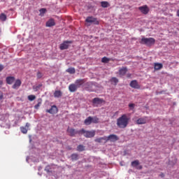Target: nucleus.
I'll list each match as a JSON object with an SVG mask.
<instances>
[{"mask_svg":"<svg viewBox=\"0 0 179 179\" xmlns=\"http://www.w3.org/2000/svg\"><path fill=\"white\" fill-rule=\"evenodd\" d=\"M20 86H22V80L17 79L15 80L14 85L12 86V88L15 90H17V89H19Z\"/></svg>","mask_w":179,"mask_h":179,"instance_id":"nucleus-14","label":"nucleus"},{"mask_svg":"<svg viewBox=\"0 0 179 179\" xmlns=\"http://www.w3.org/2000/svg\"><path fill=\"white\" fill-rule=\"evenodd\" d=\"M163 68V64L160 63H155L154 64V69L155 71H159V69H162Z\"/></svg>","mask_w":179,"mask_h":179,"instance_id":"nucleus-21","label":"nucleus"},{"mask_svg":"<svg viewBox=\"0 0 179 179\" xmlns=\"http://www.w3.org/2000/svg\"><path fill=\"white\" fill-rule=\"evenodd\" d=\"M36 76L38 79H41V78H43V73L41 72H38Z\"/></svg>","mask_w":179,"mask_h":179,"instance_id":"nucleus-36","label":"nucleus"},{"mask_svg":"<svg viewBox=\"0 0 179 179\" xmlns=\"http://www.w3.org/2000/svg\"><path fill=\"white\" fill-rule=\"evenodd\" d=\"M39 12H40V15L41 16V15H44V13L47 12V10L45 8H41L39 10Z\"/></svg>","mask_w":179,"mask_h":179,"instance_id":"nucleus-35","label":"nucleus"},{"mask_svg":"<svg viewBox=\"0 0 179 179\" xmlns=\"http://www.w3.org/2000/svg\"><path fill=\"white\" fill-rule=\"evenodd\" d=\"M110 82H111V83H114L115 85H117V83H118V78H117L115 77H113L110 79Z\"/></svg>","mask_w":179,"mask_h":179,"instance_id":"nucleus-29","label":"nucleus"},{"mask_svg":"<svg viewBox=\"0 0 179 179\" xmlns=\"http://www.w3.org/2000/svg\"><path fill=\"white\" fill-rule=\"evenodd\" d=\"M67 132L69 134L70 136H75V135H80V130H76L75 129H67Z\"/></svg>","mask_w":179,"mask_h":179,"instance_id":"nucleus-7","label":"nucleus"},{"mask_svg":"<svg viewBox=\"0 0 179 179\" xmlns=\"http://www.w3.org/2000/svg\"><path fill=\"white\" fill-rule=\"evenodd\" d=\"M99 117L90 116L84 120L85 125H90L91 124H99Z\"/></svg>","mask_w":179,"mask_h":179,"instance_id":"nucleus-3","label":"nucleus"},{"mask_svg":"<svg viewBox=\"0 0 179 179\" xmlns=\"http://www.w3.org/2000/svg\"><path fill=\"white\" fill-rule=\"evenodd\" d=\"M120 138L117 137L115 134H110L108 137H106V142H108L110 141V142H117Z\"/></svg>","mask_w":179,"mask_h":179,"instance_id":"nucleus-9","label":"nucleus"},{"mask_svg":"<svg viewBox=\"0 0 179 179\" xmlns=\"http://www.w3.org/2000/svg\"><path fill=\"white\" fill-rule=\"evenodd\" d=\"M6 19H7V16H6V15L5 13H1L0 15V20L1 22H6Z\"/></svg>","mask_w":179,"mask_h":179,"instance_id":"nucleus-24","label":"nucleus"},{"mask_svg":"<svg viewBox=\"0 0 179 179\" xmlns=\"http://www.w3.org/2000/svg\"><path fill=\"white\" fill-rule=\"evenodd\" d=\"M41 86H43V85H38L36 87H34V90H35V92H37V90H38V89H40V87H41Z\"/></svg>","mask_w":179,"mask_h":179,"instance_id":"nucleus-37","label":"nucleus"},{"mask_svg":"<svg viewBox=\"0 0 179 179\" xmlns=\"http://www.w3.org/2000/svg\"><path fill=\"white\" fill-rule=\"evenodd\" d=\"M20 131L22 134H27V129H26L24 127H21Z\"/></svg>","mask_w":179,"mask_h":179,"instance_id":"nucleus-34","label":"nucleus"},{"mask_svg":"<svg viewBox=\"0 0 179 179\" xmlns=\"http://www.w3.org/2000/svg\"><path fill=\"white\" fill-rule=\"evenodd\" d=\"M72 160H78L79 159V155L78 154H73L71 155Z\"/></svg>","mask_w":179,"mask_h":179,"instance_id":"nucleus-32","label":"nucleus"},{"mask_svg":"<svg viewBox=\"0 0 179 179\" xmlns=\"http://www.w3.org/2000/svg\"><path fill=\"white\" fill-rule=\"evenodd\" d=\"M67 149L69 150H72V148H71V147H67Z\"/></svg>","mask_w":179,"mask_h":179,"instance_id":"nucleus-45","label":"nucleus"},{"mask_svg":"<svg viewBox=\"0 0 179 179\" xmlns=\"http://www.w3.org/2000/svg\"><path fill=\"white\" fill-rule=\"evenodd\" d=\"M66 72H68L69 73H71L72 75V74L75 73L76 72V71L75 70V68L71 67L66 70Z\"/></svg>","mask_w":179,"mask_h":179,"instance_id":"nucleus-26","label":"nucleus"},{"mask_svg":"<svg viewBox=\"0 0 179 179\" xmlns=\"http://www.w3.org/2000/svg\"><path fill=\"white\" fill-rule=\"evenodd\" d=\"M77 150H78V152H83V150H85V146L83 145H79L77 147Z\"/></svg>","mask_w":179,"mask_h":179,"instance_id":"nucleus-28","label":"nucleus"},{"mask_svg":"<svg viewBox=\"0 0 179 179\" xmlns=\"http://www.w3.org/2000/svg\"><path fill=\"white\" fill-rule=\"evenodd\" d=\"M42 101L43 100L41 99H38V103L34 106V108H36V110H38V108L40 107V106H41Z\"/></svg>","mask_w":179,"mask_h":179,"instance_id":"nucleus-27","label":"nucleus"},{"mask_svg":"<svg viewBox=\"0 0 179 179\" xmlns=\"http://www.w3.org/2000/svg\"><path fill=\"white\" fill-rule=\"evenodd\" d=\"M160 177H162V178L164 177V175L163 173H161L160 175Z\"/></svg>","mask_w":179,"mask_h":179,"instance_id":"nucleus-43","label":"nucleus"},{"mask_svg":"<svg viewBox=\"0 0 179 179\" xmlns=\"http://www.w3.org/2000/svg\"><path fill=\"white\" fill-rule=\"evenodd\" d=\"M29 127H30V123H26V127L29 128Z\"/></svg>","mask_w":179,"mask_h":179,"instance_id":"nucleus-41","label":"nucleus"},{"mask_svg":"<svg viewBox=\"0 0 179 179\" xmlns=\"http://www.w3.org/2000/svg\"><path fill=\"white\" fill-rule=\"evenodd\" d=\"M101 62H103V64H107L108 62H110V59L104 57L101 59Z\"/></svg>","mask_w":179,"mask_h":179,"instance_id":"nucleus-30","label":"nucleus"},{"mask_svg":"<svg viewBox=\"0 0 179 179\" xmlns=\"http://www.w3.org/2000/svg\"><path fill=\"white\" fill-rule=\"evenodd\" d=\"M78 89H79V88L78 87V85L76 84H71L69 86V92H71V93L76 92V90H78Z\"/></svg>","mask_w":179,"mask_h":179,"instance_id":"nucleus-17","label":"nucleus"},{"mask_svg":"<svg viewBox=\"0 0 179 179\" xmlns=\"http://www.w3.org/2000/svg\"><path fill=\"white\" fill-rule=\"evenodd\" d=\"M87 23H93V24H99V20L97 18H94L93 17H87L85 20Z\"/></svg>","mask_w":179,"mask_h":179,"instance_id":"nucleus-8","label":"nucleus"},{"mask_svg":"<svg viewBox=\"0 0 179 179\" xmlns=\"http://www.w3.org/2000/svg\"><path fill=\"white\" fill-rule=\"evenodd\" d=\"M1 29H0V33H1Z\"/></svg>","mask_w":179,"mask_h":179,"instance_id":"nucleus-47","label":"nucleus"},{"mask_svg":"<svg viewBox=\"0 0 179 179\" xmlns=\"http://www.w3.org/2000/svg\"><path fill=\"white\" fill-rule=\"evenodd\" d=\"M3 65L0 64V72H2V71H3Z\"/></svg>","mask_w":179,"mask_h":179,"instance_id":"nucleus-39","label":"nucleus"},{"mask_svg":"<svg viewBox=\"0 0 179 179\" xmlns=\"http://www.w3.org/2000/svg\"><path fill=\"white\" fill-rule=\"evenodd\" d=\"M101 6H102V8H108V6H110V3H108V1H101Z\"/></svg>","mask_w":179,"mask_h":179,"instance_id":"nucleus-25","label":"nucleus"},{"mask_svg":"<svg viewBox=\"0 0 179 179\" xmlns=\"http://www.w3.org/2000/svg\"><path fill=\"white\" fill-rule=\"evenodd\" d=\"M84 87L85 89V90H87V92H93V83L92 82H88V83H86L85 85H84Z\"/></svg>","mask_w":179,"mask_h":179,"instance_id":"nucleus-11","label":"nucleus"},{"mask_svg":"<svg viewBox=\"0 0 179 179\" xmlns=\"http://www.w3.org/2000/svg\"><path fill=\"white\" fill-rule=\"evenodd\" d=\"M72 43H73L72 41H64L62 44H60V50H68V48H69L70 44H72Z\"/></svg>","mask_w":179,"mask_h":179,"instance_id":"nucleus-5","label":"nucleus"},{"mask_svg":"<svg viewBox=\"0 0 179 179\" xmlns=\"http://www.w3.org/2000/svg\"><path fill=\"white\" fill-rule=\"evenodd\" d=\"M3 85V81L0 80V86H2Z\"/></svg>","mask_w":179,"mask_h":179,"instance_id":"nucleus-42","label":"nucleus"},{"mask_svg":"<svg viewBox=\"0 0 179 179\" xmlns=\"http://www.w3.org/2000/svg\"><path fill=\"white\" fill-rule=\"evenodd\" d=\"M129 107L130 108H135V104L134 103H129Z\"/></svg>","mask_w":179,"mask_h":179,"instance_id":"nucleus-38","label":"nucleus"},{"mask_svg":"<svg viewBox=\"0 0 179 179\" xmlns=\"http://www.w3.org/2000/svg\"><path fill=\"white\" fill-rule=\"evenodd\" d=\"M93 104H103V103H105L104 99H100V98H94L92 99Z\"/></svg>","mask_w":179,"mask_h":179,"instance_id":"nucleus-16","label":"nucleus"},{"mask_svg":"<svg viewBox=\"0 0 179 179\" xmlns=\"http://www.w3.org/2000/svg\"><path fill=\"white\" fill-rule=\"evenodd\" d=\"M131 166L133 167H136V166H139V161L138 160H135L131 162Z\"/></svg>","mask_w":179,"mask_h":179,"instance_id":"nucleus-31","label":"nucleus"},{"mask_svg":"<svg viewBox=\"0 0 179 179\" xmlns=\"http://www.w3.org/2000/svg\"><path fill=\"white\" fill-rule=\"evenodd\" d=\"M103 141H104V143H107L106 137H101L95 139V142L98 143H102Z\"/></svg>","mask_w":179,"mask_h":179,"instance_id":"nucleus-22","label":"nucleus"},{"mask_svg":"<svg viewBox=\"0 0 179 179\" xmlns=\"http://www.w3.org/2000/svg\"><path fill=\"white\" fill-rule=\"evenodd\" d=\"M80 135H84L85 138H93L96 135V131H86L85 129H80Z\"/></svg>","mask_w":179,"mask_h":179,"instance_id":"nucleus-4","label":"nucleus"},{"mask_svg":"<svg viewBox=\"0 0 179 179\" xmlns=\"http://www.w3.org/2000/svg\"><path fill=\"white\" fill-rule=\"evenodd\" d=\"M140 169H142V166H140Z\"/></svg>","mask_w":179,"mask_h":179,"instance_id":"nucleus-46","label":"nucleus"},{"mask_svg":"<svg viewBox=\"0 0 179 179\" xmlns=\"http://www.w3.org/2000/svg\"><path fill=\"white\" fill-rule=\"evenodd\" d=\"M156 43V40L153 38H142L140 44H144L147 47H152Z\"/></svg>","mask_w":179,"mask_h":179,"instance_id":"nucleus-2","label":"nucleus"},{"mask_svg":"<svg viewBox=\"0 0 179 179\" xmlns=\"http://www.w3.org/2000/svg\"><path fill=\"white\" fill-rule=\"evenodd\" d=\"M46 27H52V26H55V20L52 18H50L45 24Z\"/></svg>","mask_w":179,"mask_h":179,"instance_id":"nucleus-18","label":"nucleus"},{"mask_svg":"<svg viewBox=\"0 0 179 179\" xmlns=\"http://www.w3.org/2000/svg\"><path fill=\"white\" fill-rule=\"evenodd\" d=\"M28 100H29V101H33L34 100H36V95L28 96Z\"/></svg>","mask_w":179,"mask_h":179,"instance_id":"nucleus-33","label":"nucleus"},{"mask_svg":"<svg viewBox=\"0 0 179 179\" xmlns=\"http://www.w3.org/2000/svg\"><path fill=\"white\" fill-rule=\"evenodd\" d=\"M46 113H49V114H57L58 113V108L54 105L50 109H47Z\"/></svg>","mask_w":179,"mask_h":179,"instance_id":"nucleus-12","label":"nucleus"},{"mask_svg":"<svg viewBox=\"0 0 179 179\" xmlns=\"http://www.w3.org/2000/svg\"><path fill=\"white\" fill-rule=\"evenodd\" d=\"M177 16L179 17V9L177 10Z\"/></svg>","mask_w":179,"mask_h":179,"instance_id":"nucleus-44","label":"nucleus"},{"mask_svg":"<svg viewBox=\"0 0 179 179\" xmlns=\"http://www.w3.org/2000/svg\"><path fill=\"white\" fill-rule=\"evenodd\" d=\"M2 99H3V94H1L0 95V100H2Z\"/></svg>","mask_w":179,"mask_h":179,"instance_id":"nucleus-40","label":"nucleus"},{"mask_svg":"<svg viewBox=\"0 0 179 179\" xmlns=\"http://www.w3.org/2000/svg\"><path fill=\"white\" fill-rule=\"evenodd\" d=\"M138 10L143 13V15H148L149 13V7L147 5L138 7Z\"/></svg>","mask_w":179,"mask_h":179,"instance_id":"nucleus-10","label":"nucleus"},{"mask_svg":"<svg viewBox=\"0 0 179 179\" xmlns=\"http://www.w3.org/2000/svg\"><path fill=\"white\" fill-rule=\"evenodd\" d=\"M128 72V68L122 66L119 69V75L120 76H125V74Z\"/></svg>","mask_w":179,"mask_h":179,"instance_id":"nucleus-15","label":"nucleus"},{"mask_svg":"<svg viewBox=\"0 0 179 179\" xmlns=\"http://www.w3.org/2000/svg\"><path fill=\"white\" fill-rule=\"evenodd\" d=\"M147 122H149V120H148V117L146 116L143 117H140L136 121V123L137 124V125H143Z\"/></svg>","mask_w":179,"mask_h":179,"instance_id":"nucleus-6","label":"nucleus"},{"mask_svg":"<svg viewBox=\"0 0 179 179\" xmlns=\"http://www.w3.org/2000/svg\"><path fill=\"white\" fill-rule=\"evenodd\" d=\"M55 97H62V92L60 90H57L54 92Z\"/></svg>","mask_w":179,"mask_h":179,"instance_id":"nucleus-23","label":"nucleus"},{"mask_svg":"<svg viewBox=\"0 0 179 179\" xmlns=\"http://www.w3.org/2000/svg\"><path fill=\"white\" fill-rule=\"evenodd\" d=\"M130 120L131 118L129 117L128 115L123 114L117 119V126L118 128H120V129H124V128L128 127Z\"/></svg>","mask_w":179,"mask_h":179,"instance_id":"nucleus-1","label":"nucleus"},{"mask_svg":"<svg viewBox=\"0 0 179 179\" xmlns=\"http://www.w3.org/2000/svg\"><path fill=\"white\" fill-rule=\"evenodd\" d=\"M6 81L7 85H12L13 82H15V77L13 76H8L6 78Z\"/></svg>","mask_w":179,"mask_h":179,"instance_id":"nucleus-19","label":"nucleus"},{"mask_svg":"<svg viewBox=\"0 0 179 179\" xmlns=\"http://www.w3.org/2000/svg\"><path fill=\"white\" fill-rule=\"evenodd\" d=\"M85 79H78L76 80L75 84L77 85V87L79 88L85 83Z\"/></svg>","mask_w":179,"mask_h":179,"instance_id":"nucleus-20","label":"nucleus"},{"mask_svg":"<svg viewBox=\"0 0 179 179\" xmlns=\"http://www.w3.org/2000/svg\"><path fill=\"white\" fill-rule=\"evenodd\" d=\"M130 87L133 89H141V85L138 83L136 80H134L130 83Z\"/></svg>","mask_w":179,"mask_h":179,"instance_id":"nucleus-13","label":"nucleus"}]
</instances>
